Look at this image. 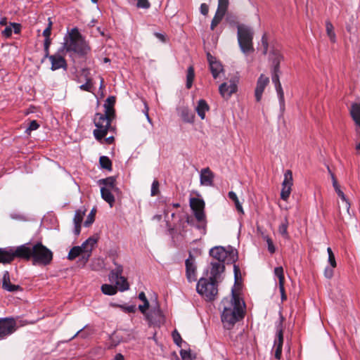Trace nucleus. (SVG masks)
I'll list each match as a JSON object with an SVG mask.
<instances>
[{
  "label": "nucleus",
  "instance_id": "obj_1",
  "mask_svg": "<svg viewBox=\"0 0 360 360\" xmlns=\"http://www.w3.org/2000/svg\"><path fill=\"white\" fill-rule=\"evenodd\" d=\"M15 257L25 260H32L34 265L46 266L53 260V252L41 242L32 245L26 243L14 249Z\"/></svg>",
  "mask_w": 360,
  "mask_h": 360
},
{
  "label": "nucleus",
  "instance_id": "obj_2",
  "mask_svg": "<svg viewBox=\"0 0 360 360\" xmlns=\"http://www.w3.org/2000/svg\"><path fill=\"white\" fill-rule=\"evenodd\" d=\"M243 304L244 303L240 301L233 288L231 290V297L222 300L221 305L223 310L221 318L226 329H231L237 321L243 317Z\"/></svg>",
  "mask_w": 360,
  "mask_h": 360
},
{
  "label": "nucleus",
  "instance_id": "obj_3",
  "mask_svg": "<svg viewBox=\"0 0 360 360\" xmlns=\"http://www.w3.org/2000/svg\"><path fill=\"white\" fill-rule=\"evenodd\" d=\"M66 51H72L80 56H85L90 51V46L84 39L77 28H73L69 32L68 39L64 44Z\"/></svg>",
  "mask_w": 360,
  "mask_h": 360
},
{
  "label": "nucleus",
  "instance_id": "obj_4",
  "mask_svg": "<svg viewBox=\"0 0 360 360\" xmlns=\"http://www.w3.org/2000/svg\"><path fill=\"white\" fill-rule=\"evenodd\" d=\"M98 239L94 237L89 238L81 246H75L69 252L68 259L74 260L76 257L81 256L82 259L86 263L91 254L92 250Z\"/></svg>",
  "mask_w": 360,
  "mask_h": 360
},
{
  "label": "nucleus",
  "instance_id": "obj_5",
  "mask_svg": "<svg viewBox=\"0 0 360 360\" xmlns=\"http://www.w3.org/2000/svg\"><path fill=\"white\" fill-rule=\"evenodd\" d=\"M238 41L240 50L245 54H248L254 51L252 30L245 25H238Z\"/></svg>",
  "mask_w": 360,
  "mask_h": 360
},
{
  "label": "nucleus",
  "instance_id": "obj_6",
  "mask_svg": "<svg viewBox=\"0 0 360 360\" xmlns=\"http://www.w3.org/2000/svg\"><path fill=\"white\" fill-rule=\"evenodd\" d=\"M198 292L207 300L212 301L215 299L218 293L216 279L214 278H200L196 286Z\"/></svg>",
  "mask_w": 360,
  "mask_h": 360
},
{
  "label": "nucleus",
  "instance_id": "obj_7",
  "mask_svg": "<svg viewBox=\"0 0 360 360\" xmlns=\"http://www.w3.org/2000/svg\"><path fill=\"white\" fill-rule=\"evenodd\" d=\"M94 122L96 127V129L94 130V135L98 141H101L107 135L111 121L102 113H96Z\"/></svg>",
  "mask_w": 360,
  "mask_h": 360
},
{
  "label": "nucleus",
  "instance_id": "obj_8",
  "mask_svg": "<svg viewBox=\"0 0 360 360\" xmlns=\"http://www.w3.org/2000/svg\"><path fill=\"white\" fill-rule=\"evenodd\" d=\"M210 255L219 262H224L228 255L231 256V259L235 262L237 259V252L236 250L231 249L230 252L221 246H217L212 248L210 251Z\"/></svg>",
  "mask_w": 360,
  "mask_h": 360
},
{
  "label": "nucleus",
  "instance_id": "obj_9",
  "mask_svg": "<svg viewBox=\"0 0 360 360\" xmlns=\"http://www.w3.org/2000/svg\"><path fill=\"white\" fill-rule=\"evenodd\" d=\"M16 330V322L12 318L0 319V340L11 335Z\"/></svg>",
  "mask_w": 360,
  "mask_h": 360
},
{
  "label": "nucleus",
  "instance_id": "obj_10",
  "mask_svg": "<svg viewBox=\"0 0 360 360\" xmlns=\"http://www.w3.org/2000/svg\"><path fill=\"white\" fill-rule=\"evenodd\" d=\"M190 206L193 210L196 219L199 222L205 221V214L204 212L205 202L202 199L192 198L190 200Z\"/></svg>",
  "mask_w": 360,
  "mask_h": 360
},
{
  "label": "nucleus",
  "instance_id": "obj_11",
  "mask_svg": "<svg viewBox=\"0 0 360 360\" xmlns=\"http://www.w3.org/2000/svg\"><path fill=\"white\" fill-rule=\"evenodd\" d=\"M145 315L150 324L160 326L165 322L164 316L160 309L156 298L155 306L153 307L152 310L149 313H146Z\"/></svg>",
  "mask_w": 360,
  "mask_h": 360
},
{
  "label": "nucleus",
  "instance_id": "obj_12",
  "mask_svg": "<svg viewBox=\"0 0 360 360\" xmlns=\"http://www.w3.org/2000/svg\"><path fill=\"white\" fill-rule=\"evenodd\" d=\"M292 173L291 170L285 171L281 192V198L282 200H287L289 198L292 190Z\"/></svg>",
  "mask_w": 360,
  "mask_h": 360
},
{
  "label": "nucleus",
  "instance_id": "obj_13",
  "mask_svg": "<svg viewBox=\"0 0 360 360\" xmlns=\"http://www.w3.org/2000/svg\"><path fill=\"white\" fill-rule=\"evenodd\" d=\"M186 276L189 282L197 280V266L195 262V257L190 252L188 259L185 262Z\"/></svg>",
  "mask_w": 360,
  "mask_h": 360
},
{
  "label": "nucleus",
  "instance_id": "obj_14",
  "mask_svg": "<svg viewBox=\"0 0 360 360\" xmlns=\"http://www.w3.org/2000/svg\"><path fill=\"white\" fill-rule=\"evenodd\" d=\"M221 96L224 99H229L231 95L237 91V84L235 81L231 80L229 83H222L219 88Z\"/></svg>",
  "mask_w": 360,
  "mask_h": 360
},
{
  "label": "nucleus",
  "instance_id": "obj_15",
  "mask_svg": "<svg viewBox=\"0 0 360 360\" xmlns=\"http://www.w3.org/2000/svg\"><path fill=\"white\" fill-rule=\"evenodd\" d=\"M269 83V78L264 75L262 74L257 81V85L255 90V96L256 101L259 102L262 97V94L266 86Z\"/></svg>",
  "mask_w": 360,
  "mask_h": 360
},
{
  "label": "nucleus",
  "instance_id": "obj_16",
  "mask_svg": "<svg viewBox=\"0 0 360 360\" xmlns=\"http://www.w3.org/2000/svg\"><path fill=\"white\" fill-rule=\"evenodd\" d=\"M48 58L50 60L51 63V70L55 71L60 68L64 70L67 69L66 60L59 53L51 55Z\"/></svg>",
  "mask_w": 360,
  "mask_h": 360
},
{
  "label": "nucleus",
  "instance_id": "obj_17",
  "mask_svg": "<svg viewBox=\"0 0 360 360\" xmlns=\"http://www.w3.org/2000/svg\"><path fill=\"white\" fill-rule=\"evenodd\" d=\"M214 178V173L209 167L202 169L200 174V184L205 186H212Z\"/></svg>",
  "mask_w": 360,
  "mask_h": 360
},
{
  "label": "nucleus",
  "instance_id": "obj_18",
  "mask_svg": "<svg viewBox=\"0 0 360 360\" xmlns=\"http://www.w3.org/2000/svg\"><path fill=\"white\" fill-rule=\"evenodd\" d=\"M330 174H331V178L333 180V186L334 187V189L336 191L338 195L341 198V200L342 201V208L345 209L347 213H349V208H350V203L348 201V200L347 199L344 193L341 191L335 175L333 173H330Z\"/></svg>",
  "mask_w": 360,
  "mask_h": 360
},
{
  "label": "nucleus",
  "instance_id": "obj_19",
  "mask_svg": "<svg viewBox=\"0 0 360 360\" xmlns=\"http://www.w3.org/2000/svg\"><path fill=\"white\" fill-rule=\"evenodd\" d=\"M207 60L209 62L210 71L214 79L217 78L219 75L223 70L221 64L216 60L210 53H207Z\"/></svg>",
  "mask_w": 360,
  "mask_h": 360
},
{
  "label": "nucleus",
  "instance_id": "obj_20",
  "mask_svg": "<svg viewBox=\"0 0 360 360\" xmlns=\"http://www.w3.org/2000/svg\"><path fill=\"white\" fill-rule=\"evenodd\" d=\"M280 70L277 68H273L272 70V82L275 85L276 92L278 95L279 100L281 103L284 102V94L279 80Z\"/></svg>",
  "mask_w": 360,
  "mask_h": 360
},
{
  "label": "nucleus",
  "instance_id": "obj_21",
  "mask_svg": "<svg viewBox=\"0 0 360 360\" xmlns=\"http://www.w3.org/2000/svg\"><path fill=\"white\" fill-rule=\"evenodd\" d=\"M86 210L85 208L79 209L75 211L73 221L75 224V234L78 236L81 231V224L82 222L84 216L85 215Z\"/></svg>",
  "mask_w": 360,
  "mask_h": 360
},
{
  "label": "nucleus",
  "instance_id": "obj_22",
  "mask_svg": "<svg viewBox=\"0 0 360 360\" xmlns=\"http://www.w3.org/2000/svg\"><path fill=\"white\" fill-rule=\"evenodd\" d=\"M2 288L8 292L22 290V288L19 285H14L11 283L10 275L7 271L4 273L2 278Z\"/></svg>",
  "mask_w": 360,
  "mask_h": 360
},
{
  "label": "nucleus",
  "instance_id": "obj_23",
  "mask_svg": "<svg viewBox=\"0 0 360 360\" xmlns=\"http://www.w3.org/2000/svg\"><path fill=\"white\" fill-rule=\"evenodd\" d=\"M15 258L14 249L0 248V262L10 263Z\"/></svg>",
  "mask_w": 360,
  "mask_h": 360
},
{
  "label": "nucleus",
  "instance_id": "obj_24",
  "mask_svg": "<svg viewBox=\"0 0 360 360\" xmlns=\"http://www.w3.org/2000/svg\"><path fill=\"white\" fill-rule=\"evenodd\" d=\"M115 178L113 176H110L105 179H100L98 181V184L100 185H103V188H108L110 191H113V192H117L119 189L115 185Z\"/></svg>",
  "mask_w": 360,
  "mask_h": 360
},
{
  "label": "nucleus",
  "instance_id": "obj_25",
  "mask_svg": "<svg viewBox=\"0 0 360 360\" xmlns=\"http://www.w3.org/2000/svg\"><path fill=\"white\" fill-rule=\"evenodd\" d=\"M269 58L272 63L273 68H277L278 70H280L279 65L283 60V56L281 54L280 51L277 49H273L270 52Z\"/></svg>",
  "mask_w": 360,
  "mask_h": 360
},
{
  "label": "nucleus",
  "instance_id": "obj_26",
  "mask_svg": "<svg viewBox=\"0 0 360 360\" xmlns=\"http://www.w3.org/2000/svg\"><path fill=\"white\" fill-rule=\"evenodd\" d=\"M209 109H210L209 105H207V102L203 99H200L198 102V105L195 108V110H196L198 115L202 120L205 119V112L207 111H208Z\"/></svg>",
  "mask_w": 360,
  "mask_h": 360
},
{
  "label": "nucleus",
  "instance_id": "obj_27",
  "mask_svg": "<svg viewBox=\"0 0 360 360\" xmlns=\"http://www.w3.org/2000/svg\"><path fill=\"white\" fill-rule=\"evenodd\" d=\"M113 191H110L108 188H101V193L102 198L107 202L110 207H112L115 202V197L112 195V192Z\"/></svg>",
  "mask_w": 360,
  "mask_h": 360
},
{
  "label": "nucleus",
  "instance_id": "obj_28",
  "mask_svg": "<svg viewBox=\"0 0 360 360\" xmlns=\"http://www.w3.org/2000/svg\"><path fill=\"white\" fill-rule=\"evenodd\" d=\"M350 115L356 124L360 127V105L353 103L350 108Z\"/></svg>",
  "mask_w": 360,
  "mask_h": 360
},
{
  "label": "nucleus",
  "instance_id": "obj_29",
  "mask_svg": "<svg viewBox=\"0 0 360 360\" xmlns=\"http://www.w3.org/2000/svg\"><path fill=\"white\" fill-rule=\"evenodd\" d=\"M112 281L115 282L117 288H119L120 291L127 290L129 288L127 280L124 276H119L118 278H115V280Z\"/></svg>",
  "mask_w": 360,
  "mask_h": 360
},
{
  "label": "nucleus",
  "instance_id": "obj_30",
  "mask_svg": "<svg viewBox=\"0 0 360 360\" xmlns=\"http://www.w3.org/2000/svg\"><path fill=\"white\" fill-rule=\"evenodd\" d=\"M139 299L143 302V304L139 306V309L143 314H146V311L150 307V304L143 292H141L139 294Z\"/></svg>",
  "mask_w": 360,
  "mask_h": 360
},
{
  "label": "nucleus",
  "instance_id": "obj_31",
  "mask_svg": "<svg viewBox=\"0 0 360 360\" xmlns=\"http://www.w3.org/2000/svg\"><path fill=\"white\" fill-rule=\"evenodd\" d=\"M113 263L115 266V268L110 271V281H114L115 278H118L119 276H121L122 271H123V267L122 265L118 264L115 260L113 261Z\"/></svg>",
  "mask_w": 360,
  "mask_h": 360
},
{
  "label": "nucleus",
  "instance_id": "obj_32",
  "mask_svg": "<svg viewBox=\"0 0 360 360\" xmlns=\"http://www.w3.org/2000/svg\"><path fill=\"white\" fill-rule=\"evenodd\" d=\"M224 262H212V269H211V274L213 276H217L220 272L224 271V265L223 264Z\"/></svg>",
  "mask_w": 360,
  "mask_h": 360
},
{
  "label": "nucleus",
  "instance_id": "obj_33",
  "mask_svg": "<svg viewBox=\"0 0 360 360\" xmlns=\"http://www.w3.org/2000/svg\"><path fill=\"white\" fill-rule=\"evenodd\" d=\"M277 338L275 340L274 342V346L275 347H283V333L282 329V324L281 323H279L277 328Z\"/></svg>",
  "mask_w": 360,
  "mask_h": 360
},
{
  "label": "nucleus",
  "instance_id": "obj_34",
  "mask_svg": "<svg viewBox=\"0 0 360 360\" xmlns=\"http://www.w3.org/2000/svg\"><path fill=\"white\" fill-rule=\"evenodd\" d=\"M195 77L194 68L193 66H190L187 70L186 75V88L191 89L193 84V82Z\"/></svg>",
  "mask_w": 360,
  "mask_h": 360
},
{
  "label": "nucleus",
  "instance_id": "obj_35",
  "mask_svg": "<svg viewBox=\"0 0 360 360\" xmlns=\"http://www.w3.org/2000/svg\"><path fill=\"white\" fill-rule=\"evenodd\" d=\"M101 291L105 295H113L117 293V288L112 285L103 284L101 286Z\"/></svg>",
  "mask_w": 360,
  "mask_h": 360
},
{
  "label": "nucleus",
  "instance_id": "obj_36",
  "mask_svg": "<svg viewBox=\"0 0 360 360\" xmlns=\"http://www.w3.org/2000/svg\"><path fill=\"white\" fill-rule=\"evenodd\" d=\"M326 30L327 35L330 38V41L332 42H335V34L333 30L334 27H333V24L330 21L326 22Z\"/></svg>",
  "mask_w": 360,
  "mask_h": 360
},
{
  "label": "nucleus",
  "instance_id": "obj_37",
  "mask_svg": "<svg viewBox=\"0 0 360 360\" xmlns=\"http://www.w3.org/2000/svg\"><path fill=\"white\" fill-rule=\"evenodd\" d=\"M288 221L287 217H285L284 221L280 224L278 227L279 233L285 238H287L288 237Z\"/></svg>",
  "mask_w": 360,
  "mask_h": 360
},
{
  "label": "nucleus",
  "instance_id": "obj_38",
  "mask_svg": "<svg viewBox=\"0 0 360 360\" xmlns=\"http://www.w3.org/2000/svg\"><path fill=\"white\" fill-rule=\"evenodd\" d=\"M99 163L102 168L109 171L112 169V162L107 156H101L99 159Z\"/></svg>",
  "mask_w": 360,
  "mask_h": 360
},
{
  "label": "nucleus",
  "instance_id": "obj_39",
  "mask_svg": "<svg viewBox=\"0 0 360 360\" xmlns=\"http://www.w3.org/2000/svg\"><path fill=\"white\" fill-rule=\"evenodd\" d=\"M181 115L184 121L186 122H192L193 121L194 115L188 110V108H183L181 110Z\"/></svg>",
  "mask_w": 360,
  "mask_h": 360
},
{
  "label": "nucleus",
  "instance_id": "obj_40",
  "mask_svg": "<svg viewBox=\"0 0 360 360\" xmlns=\"http://www.w3.org/2000/svg\"><path fill=\"white\" fill-rule=\"evenodd\" d=\"M229 4V0H219L217 11L225 15L226 11L228 9Z\"/></svg>",
  "mask_w": 360,
  "mask_h": 360
},
{
  "label": "nucleus",
  "instance_id": "obj_41",
  "mask_svg": "<svg viewBox=\"0 0 360 360\" xmlns=\"http://www.w3.org/2000/svg\"><path fill=\"white\" fill-rule=\"evenodd\" d=\"M224 15H224L223 13H219L217 11L216 12V13L211 22L210 28L212 30H214L216 26L221 21V20L223 19Z\"/></svg>",
  "mask_w": 360,
  "mask_h": 360
},
{
  "label": "nucleus",
  "instance_id": "obj_42",
  "mask_svg": "<svg viewBox=\"0 0 360 360\" xmlns=\"http://www.w3.org/2000/svg\"><path fill=\"white\" fill-rule=\"evenodd\" d=\"M274 274L278 278V283H284L283 269L282 266H278L274 269Z\"/></svg>",
  "mask_w": 360,
  "mask_h": 360
},
{
  "label": "nucleus",
  "instance_id": "obj_43",
  "mask_svg": "<svg viewBox=\"0 0 360 360\" xmlns=\"http://www.w3.org/2000/svg\"><path fill=\"white\" fill-rule=\"evenodd\" d=\"M263 238L267 243L269 252L271 254H274L276 252V248L271 238L269 236H263Z\"/></svg>",
  "mask_w": 360,
  "mask_h": 360
},
{
  "label": "nucleus",
  "instance_id": "obj_44",
  "mask_svg": "<svg viewBox=\"0 0 360 360\" xmlns=\"http://www.w3.org/2000/svg\"><path fill=\"white\" fill-rule=\"evenodd\" d=\"M159 186H160V184H159L158 181L154 180L152 184L151 191H150V194L152 196L158 195L160 193Z\"/></svg>",
  "mask_w": 360,
  "mask_h": 360
},
{
  "label": "nucleus",
  "instance_id": "obj_45",
  "mask_svg": "<svg viewBox=\"0 0 360 360\" xmlns=\"http://www.w3.org/2000/svg\"><path fill=\"white\" fill-rule=\"evenodd\" d=\"M51 27H52V22L51 19L49 18V24L43 32V36L45 37L44 40L51 39L50 36L51 34Z\"/></svg>",
  "mask_w": 360,
  "mask_h": 360
},
{
  "label": "nucleus",
  "instance_id": "obj_46",
  "mask_svg": "<svg viewBox=\"0 0 360 360\" xmlns=\"http://www.w3.org/2000/svg\"><path fill=\"white\" fill-rule=\"evenodd\" d=\"M96 210L93 209L91 212L89 214L86 221H84L85 226H89L94 221L95 219Z\"/></svg>",
  "mask_w": 360,
  "mask_h": 360
},
{
  "label": "nucleus",
  "instance_id": "obj_47",
  "mask_svg": "<svg viewBox=\"0 0 360 360\" xmlns=\"http://www.w3.org/2000/svg\"><path fill=\"white\" fill-rule=\"evenodd\" d=\"M105 108V113L103 115L107 117L108 119L112 121V118L115 116V109L112 107H104Z\"/></svg>",
  "mask_w": 360,
  "mask_h": 360
},
{
  "label": "nucleus",
  "instance_id": "obj_48",
  "mask_svg": "<svg viewBox=\"0 0 360 360\" xmlns=\"http://www.w3.org/2000/svg\"><path fill=\"white\" fill-rule=\"evenodd\" d=\"M51 44V39H48V40H44V58L42 59V62L44 61V60L45 58H47L49 56H50L51 55H49V46Z\"/></svg>",
  "mask_w": 360,
  "mask_h": 360
},
{
  "label": "nucleus",
  "instance_id": "obj_49",
  "mask_svg": "<svg viewBox=\"0 0 360 360\" xmlns=\"http://www.w3.org/2000/svg\"><path fill=\"white\" fill-rule=\"evenodd\" d=\"M39 125L36 120H32L29 127L26 129L27 133H30L32 131L36 130L39 128Z\"/></svg>",
  "mask_w": 360,
  "mask_h": 360
},
{
  "label": "nucleus",
  "instance_id": "obj_50",
  "mask_svg": "<svg viewBox=\"0 0 360 360\" xmlns=\"http://www.w3.org/2000/svg\"><path fill=\"white\" fill-rule=\"evenodd\" d=\"M115 103V96H109L106 99V101L104 103V107L107 106V107L114 108Z\"/></svg>",
  "mask_w": 360,
  "mask_h": 360
},
{
  "label": "nucleus",
  "instance_id": "obj_51",
  "mask_svg": "<svg viewBox=\"0 0 360 360\" xmlns=\"http://www.w3.org/2000/svg\"><path fill=\"white\" fill-rule=\"evenodd\" d=\"M13 32L12 26L10 25L9 26H7L1 32L2 35L8 38L11 36Z\"/></svg>",
  "mask_w": 360,
  "mask_h": 360
},
{
  "label": "nucleus",
  "instance_id": "obj_52",
  "mask_svg": "<svg viewBox=\"0 0 360 360\" xmlns=\"http://www.w3.org/2000/svg\"><path fill=\"white\" fill-rule=\"evenodd\" d=\"M172 338H173L174 342L177 345L180 346V343L181 342V338L180 334L176 330H174L172 333Z\"/></svg>",
  "mask_w": 360,
  "mask_h": 360
},
{
  "label": "nucleus",
  "instance_id": "obj_53",
  "mask_svg": "<svg viewBox=\"0 0 360 360\" xmlns=\"http://www.w3.org/2000/svg\"><path fill=\"white\" fill-rule=\"evenodd\" d=\"M262 44L264 47L263 53L266 55L268 51V41L265 34H264L262 37Z\"/></svg>",
  "mask_w": 360,
  "mask_h": 360
},
{
  "label": "nucleus",
  "instance_id": "obj_54",
  "mask_svg": "<svg viewBox=\"0 0 360 360\" xmlns=\"http://www.w3.org/2000/svg\"><path fill=\"white\" fill-rule=\"evenodd\" d=\"M120 307L123 309L124 311L127 313H134L136 310L135 305H130V306H120Z\"/></svg>",
  "mask_w": 360,
  "mask_h": 360
},
{
  "label": "nucleus",
  "instance_id": "obj_55",
  "mask_svg": "<svg viewBox=\"0 0 360 360\" xmlns=\"http://www.w3.org/2000/svg\"><path fill=\"white\" fill-rule=\"evenodd\" d=\"M333 269L331 267H326L324 270V276L327 278H331L333 276Z\"/></svg>",
  "mask_w": 360,
  "mask_h": 360
},
{
  "label": "nucleus",
  "instance_id": "obj_56",
  "mask_svg": "<svg viewBox=\"0 0 360 360\" xmlns=\"http://www.w3.org/2000/svg\"><path fill=\"white\" fill-rule=\"evenodd\" d=\"M279 290L281 295L282 302L287 300V296L285 292L284 283L279 284Z\"/></svg>",
  "mask_w": 360,
  "mask_h": 360
},
{
  "label": "nucleus",
  "instance_id": "obj_57",
  "mask_svg": "<svg viewBox=\"0 0 360 360\" xmlns=\"http://www.w3.org/2000/svg\"><path fill=\"white\" fill-rule=\"evenodd\" d=\"M91 87H92V85L89 80H88L85 84H84L79 86L80 89L83 90V91H91Z\"/></svg>",
  "mask_w": 360,
  "mask_h": 360
},
{
  "label": "nucleus",
  "instance_id": "obj_58",
  "mask_svg": "<svg viewBox=\"0 0 360 360\" xmlns=\"http://www.w3.org/2000/svg\"><path fill=\"white\" fill-rule=\"evenodd\" d=\"M11 25L12 26V29L13 28V32L15 34H18L20 32L21 25L18 23L11 22Z\"/></svg>",
  "mask_w": 360,
  "mask_h": 360
},
{
  "label": "nucleus",
  "instance_id": "obj_59",
  "mask_svg": "<svg viewBox=\"0 0 360 360\" xmlns=\"http://www.w3.org/2000/svg\"><path fill=\"white\" fill-rule=\"evenodd\" d=\"M282 347H276L275 358L276 359H281V358Z\"/></svg>",
  "mask_w": 360,
  "mask_h": 360
},
{
  "label": "nucleus",
  "instance_id": "obj_60",
  "mask_svg": "<svg viewBox=\"0 0 360 360\" xmlns=\"http://www.w3.org/2000/svg\"><path fill=\"white\" fill-rule=\"evenodd\" d=\"M208 6L205 4H202L200 6V12L202 15H207L208 13Z\"/></svg>",
  "mask_w": 360,
  "mask_h": 360
},
{
  "label": "nucleus",
  "instance_id": "obj_61",
  "mask_svg": "<svg viewBox=\"0 0 360 360\" xmlns=\"http://www.w3.org/2000/svg\"><path fill=\"white\" fill-rule=\"evenodd\" d=\"M328 262L333 268L336 266V262L334 255L330 254V256H328Z\"/></svg>",
  "mask_w": 360,
  "mask_h": 360
},
{
  "label": "nucleus",
  "instance_id": "obj_62",
  "mask_svg": "<svg viewBox=\"0 0 360 360\" xmlns=\"http://www.w3.org/2000/svg\"><path fill=\"white\" fill-rule=\"evenodd\" d=\"M181 356L183 360H191L190 354L186 351L181 352Z\"/></svg>",
  "mask_w": 360,
  "mask_h": 360
},
{
  "label": "nucleus",
  "instance_id": "obj_63",
  "mask_svg": "<svg viewBox=\"0 0 360 360\" xmlns=\"http://www.w3.org/2000/svg\"><path fill=\"white\" fill-rule=\"evenodd\" d=\"M234 203H235V205H236V207L238 212H239L240 213H243V207H242L241 204L240 203L239 200L237 199V201H235Z\"/></svg>",
  "mask_w": 360,
  "mask_h": 360
},
{
  "label": "nucleus",
  "instance_id": "obj_64",
  "mask_svg": "<svg viewBox=\"0 0 360 360\" xmlns=\"http://www.w3.org/2000/svg\"><path fill=\"white\" fill-rule=\"evenodd\" d=\"M228 195H229V198L231 200H232L233 202L237 201V199H238L236 193H234L233 191L229 192Z\"/></svg>",
  "mask_w": 360,
  "mask_h": 360
}]
</instances>
